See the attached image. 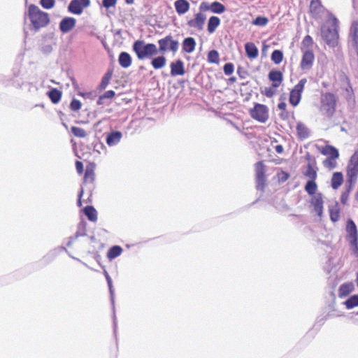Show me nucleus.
<instances>
[{
  "label": "nucleus",
  "mask_w": 358,
  "mask_h": 358,
  "mask_svg": "<svg viewBox=\"0 0 358 358\" xmlns=\"http://www.w3.org/2000/svg\"><path fill=\"white\" fill-rule=\"evenodd\" d=\"M30 21L29 29L34 33L38 32L41 28L45 27L50 23V17L48 13L41 10L37 6L30 4L27 13L24 14Z\"/></svg>",
  "instance_id": "1"
},
{
  "label": "nucleus",
  "mask_w": 358,
  "mask_h": 358,
  "mask_svg": "<svg viewBox=\"0 0 358 358\" xmlns=\"http://www.w3.org/2000/svg\"><path fill=\"white\" fill-rule=\"evenodd\" d=\"M132 50L139 60L151 59L158 54V49L154 43H146L143 40L135 41L132 45Z\"/></svg>",
  "instance_id": "2"
},
{
  "label": "nucleus",
  "mask_w": 358,
  "mask_h": 358,
  "mask_svg": "<svg viewBox=\"0 0 358 358\" xmlns=\"http://www.w3.org/2000/svg\"><path fill=\"white\" fill-rule=\"evenodd\" d=\"M338 20L336 17H334L331 27H322L321 29V35L323 40L330 47H335L338 43Z\"/></svg>",
  "instance_id": "3"
},
{
  "label": "nucleus",
  "mask_w": 358,
  "mask_h": 358,
  "mask_svg": "<svg viewBox=\"0 0 358 358\" xmlns=\"http://www.w3.org/2000/svg\"><path fill=\"white\" fill-rule=\"evenodd\" d=\"M265 165L263 162H258L255 164V187L257 191H261L262 193L259 196L252 202L250 206L254 205L257 201L260 200V199L263 196V192H264V189L266 187V176H265Z\"/></svg>",
  "instance_id": "4"
},
{
  "label": "nucleus",
  "mask_w": 358,
  "mask_h": 358,
  "mask_svg": "<svg viewBox=\"0 0 358 358\" xmlns=\"http://www.w3.org/2000/svg\"><path fill=\"white\" fill-rule=\"evenodd\" d=\"M336 97L331 92H326L321 96L320 111L326 116L331 117L336 110Z\"/></svg>",
  "instance_id": "5"
},
{
  "label": "nucleus",
  "mask_w": 358,
  "mask_h": 358,
  "mask_svg": "<svg viewBox=\"0 0 358 358\" xmlns=\"http://www.w3.org/2000/svg\"><path fill=\"white\" fill-rule=\"evenodd\" d=\"M159 45L158 53H164L167 51H171L176 53L179 48V42L174 40L171 34L158 40Z\"/></svg>",
  "instance_id": "6"
},
{
  "label": "nucleus",
  "mask_w": 358,
  "mask_h": 358,
  "mask_svg": "<svg viewBox=\"0 0 358 358\" xmlns=\"http://www.w3.org/2000/svg\"><path fill=\"white\" fill-rule=\"evenodd\" d=\"M346 231L349 243L353 247V252L358 254V231L355 222L350 218L347 221Z\"/></svg>",
  "instance_id": "7"
},
{
  "label": "nucleus",
  "mask_w": 358,
  "mask_h": 358,
  "mask_svg": "<svg viewBox=\"0 0 358 358\" xmlns=\"http://www.w3.org/2000/svg\"><path fill=\"white\" fill-rule=\"evenodd\" d=\"M250 116L255 120L265 123L268 119V109L266 105L256 103L250 110Z\"/></svg>",
  "instance_id": "8"
},
{
  "label": "nucleus",
  "mask_w": 358,
  "mask_h": 358,
  "mask_svg": "<svg viewBox=\"0 0 358 358\" xmlns=\"http://www.w3.org/2000/svg\"><path fill=\"white\" fill-rule=\"evenodd\" d=\"M307 83L306 78H301L299 83L290 91L289 101L294 107L298 106L301 99L304 86Z\"/></svg>",
  "instance_id": "9"
},
{
  "label": "nucleus",
  "mask_w": 358,
  "mask_h": 358,
  "mask_svg": "<svg viewBox=\"0 0 358 358\" xmlns=\"http://www.w3.org/2000/svg\"><path fill=\"white\" fill-rule=\"evenodd\" d=\"M25 78L23 71L20 65H16L12 69L11 78L6 85H11L15 87L20 88L24 83Z\"/></svg>",
  "instance_id": "10"
},
{
  "label": "nucleus",
  "mask_w": 358,
  "mask_h": 358,
  "mask_svg": "<svg viewBox=\"0 0 358 358\" xmlns=\"http://www.w3.org/2000/svg\"><path fill=\"white\" fill-rule=\"evenodd\" d=\"M90 0H71L67 10L70 13L79 15L83 13L84 8L90 6Z\"/></svg>",
  "instance_id": "11"
},
{
  "label": "nucleus",
  "mask_w": 358,
  "mask_h": 358,
  "mask_svg": "<svg viewBox=\"0 0 358 358\" xmlns=\"http://www.w3.org/2000/svg\"><path fill=\"white\" fill-rule=\"evenodd\" d=\"M66 252L70 257L77 261L82 262L79 259L74 257L71 255L67 249L64 246H59L50 250L46 255L43 257V261L45 263L49 264L53 261L62 252Z\"/></svg>",
  "instance_id": "12"
},
{
  "label": "nucleus",
  "mask_w": 358,
  "mask_h": 358,
  "mask_svg": "<svg viewBox=\"0 0 358 358\" xmlns=\"http://www.w3.org/2000/svg\"><path fill=\"white\" fill-rule=\"evenodd\" d=\"M310 203L313 207L314 212L319 217H322L324 209L323 194L321 192H317L316 194L312 196Z\"/></svg>",
  "instance_id": "13"
},
{
  "label": "nucleus",
  "mask_w": 358,
  "mask_h": 358,
  "mask_svg": "<svg viewBox=\"0 0 358 358\" xmlns=\"http://www.w3.org/2000/svg\"><path fill=\"white\" fill-rule=\"evenodd\" d=\"M206 20V16L203 13H197L194 15V18L187 21V24L188 27L196 29L199 31H202L204 27V24Z\"/></svg>",
  "instance_id": "14"
},
{
  "label": "nucleus",
  "mask_w": 358,
  "mask_h": 358,
  "mask_svg": "<svg viewBox=\"0 0 358 358\" xmlns=\"http://www.w3.org/2000/svg\"><path fill=\"white\" fill-rule=\"evenodd\" d=\"M315 56L311 50H306L303 52L302 59L300 63V67L303 70L311 69L313 64Z\"/></svg>",
  "instance_id": "15"
},
{
  "label": "nucleus",
  "mask_w": 358,
  "mask_h": 358,
  "mask_svg": "<svg viewBox=\"0 0 358 358\" xmlns=\"http://www.w3.org/2000/svg\"><path fill=\"white\" fill-rule=\"evenodd\" d=\"M76 24V20L73 17H64L59 24L62 33L66 34L71 31Z\"/></svg>",
  "instance_id": "16"
},
{
  "label": "nucleus",
  "mask_w": 358,
  "mask_h": 358,
  "mask_svg": "<svg viewBox=\"0 0 358 358\" xmlns=\"http://www.w3.org/2000/svg\"><path fill=\"white\" fill-rule=\"evenodd\" d=\"M122 138V133L120 131L113 130L107 134L106 142L110 147L117 145Z\"/></svg>",
  "instance_id": "17"
},
{
  "label": "nucleus",
  "mask_w": 358,
  "mask_h": 358,
  "mask_svg": "<svg viewBox=\"0 0 358 358\" xmlns=\"http://www.w3.org/2000/svg\"><path fill=\"white\" fill-rule=\"evenodd\" d=\"M268 78L272 82L273 87H278L283 80V74L280 71L273 69L269 71Z\"/></svg>",
  "instance_id": "18"
},
{
  "label": "nucleus",
  "mask_w": 358,
  "mask_h": 358,
  "mask_svg": "<svg viewBox=\"0 0 358 358\" xmlns=\"http://www.w3.org/2000/svg\"><path fill=\"white\" fill-rule=\"evenodd\" d=\"M103 274H104V276H105L106 280L107 281V284H108L109 292H110V301H111V303H112V305H113V308L114 309V298H113V296H114V289H113V286L112 279H111L110 276L109 275V274H108V273L107 272L106 270L103 271ZM113 314H115V311L114 310H113ZM113 328H114V333L115 334L116 328H117V322H116L115 315H113Z\"/></svg>",
  "instance_id": "19"
},
{
  "label": "nucleus",
  "mask_w": 358,
  "mask_h": 358,
  "mask_svg": "<svg viewBox=\"0 0 358 358\" xmlns=\"http://www.w3.org/2000/svg\"><path fill=\"white\" fill-rule=\"evenodd\" d=\"M171 75L173 77L177 76H182L185 73L184 63L181 59H178L176 62H171L170 64Z\"/></svg>",
  "instance_id": "20"
},
{
  "label": "nucleus",
  "mask_w": 358,
  "mask_h": 358,
  "mask_svg": "<svg viewBox=\"0 0 358 358\" xmlns=\"http://www.w3.org/2000/svg\"><path fill=\"white\" fill-rule=\"evenodd\" d=\"M174 6L177 13L180 15L189 10L190 4L187 0H177L174 2Z\"/></svg>",
  "instance_id": "21"
},
{
  "label": "nucleus",
  "mask_w": 358,
  "mask_h": 358,
  "mask_svg": "<svg viewBox=\"0 0 358 358\" xmlns=\"http://www.w3.org/2000/svg\"><path fill=\"white\" fill-rule=\"evenodd\" d=\"M321 153L323 155L327 156V158L337 159L339 157L338 150L336 147L330 145H325L321 150Z\"/></svg>",
  "instance_id": "22"
},
{
  "label": "nucleus",
  "mask_w": 358,
  "mask_h": 358,
  "mask_svg": "<svg viewBox=\"0 0 358 358\" xmlns=\"http://www.w3.org/2000/svg\"><path fill=\"white\" fill-rule=\"evenodd\" d=\"M196 45V41L193 37H187L182 43V50L187 53H191L195 50Z\"/></svg>",
  "instance_id": "23"
},
{
  "label": "nucleus",
  "mask_w": 358,
  "mask_h": 358,
  "mask_svg": "<svg viewBox=\"0 0 358 358\" xmlns=\"http://www.w3.org/2000/svg\"><path fill=\"white\" fill-rule=\"evenodd\" d=\"M345 98L349 105L354 106L355 104V96L350 84V80L348 79L347 87L345 88Z\"/></svg>",
  "instance_id": "24"
},
{
  "label": "nucleus",
  "mask_w": 358,
  "mask_h": 358,
  "mask_svg": "<svg viewBox=\"0 0 358 358\" xmlns=\"http://www.w3.org/2000/svg\"><path fill=\"white\" fill-rule=\"evenodd\" d=\"M245 50L247 57L249 59H255L257 57L259 54L258 48L256 47V45L252 43L248 42L245 44Z\"/></svg>",
  "instance_id": "25"
},
{
  "label": "nucleus",
  "mask_w": 358,
  "mask_h": 358,
  "mask_svg": "<svg viewBox=\"0 0 358 358\" xmlns=\"http://www.w3.org/2000/svg\"><path fill=\"white\" fill-rule=\"evenodd\" d=\"M119 64L124 69L129 67L132 62L131 55L127 52H121L118 57Z\"/></svg>",
  "instance_id": "26"
},
{
  "label": "nucleus",
  "mask_w": 358,
  "mask_h": 358,
  "mask_svg": "<svg viewBox=\"0 0 358 358\" xmlns=\"http://www.w3.org/2000/svg\"><path fill=\"white\" fill-rule=\"evenodd\" d=\"M355 289V286L352 282H346L342 284L338 289V296L343 298L347 296Z\"/></svg>",
  "instance_id": "27"
},
{
  "label": "nucleus",
  "mask_w": 358,
  "mask_h": 358,
  "mask_svg": "<svg viewBox=\"0 0 358 358\" xmlns=\"http://www.w3.org/2000/svg\"><path fill=\"white\" fill-rule=\"evenodd\" d=\"M296 132L299 138L301 140L306 139L310 136L308 128L301 122L296 124Z\"/></svg>",
  "instance_id": "28"
},
{
  "label": "nucleus",
  "mask_w": 358,
  "mask_h": 358,
  "mask_svg": "<svg viewBox=\"0 0 358 358\" xmlns=\"http://www.w3.org/2000/svg\"><path fill=\"white\" fill-rule=\"evenodd\" d=\"M83 211L90 221L96 222L97 220V212L93 206H86Z\"/></svg>",
  "instance_id": "29"
},
{
  "label": "nucleus",
  "mask_w": 358,
  "mask_h": 358,
  "mask_svg": "<svg viewBox=\"0 0 358 358\" xmlns=\"http://www.w3.org/2000/svg\"><path fill=\"white\" fill-rule=\"evenodd\" d=\"M151 65L155 69H160L165 66L166 64V59L164 55H159L157 57L151 58Z\"/></svg>",
  "instance_id": "30"
},
{
  "label": "nucleus",
  "mask_w": 358,
  "mask_h": 358,
  "mask_svg": "<svg viewBox=\"0 0 358 358\" xmlns=\"http://www.w3.org/2000/svg\"><path fill=\"white\" fill-rule=\"evenodd\" d=\"M343 182V176L341 172H334L331 178V187L337 189Z\"/></svg>",
  "instance_id": "31"
},
{
  "label": "nucleus",
  "mask_w": 358,
  "mask_h": 358,
  "mask_svg": "<svg viewBox=\"0 0 358 358\" xmlns=\"http://www.w3.org/2000/svg\"><path fill=\"white\" fill-rule=\"evenodd\" d=\"M351 41L352 45L356 50L358 56V24H354L351 27Z\"/></svg>",
  "instance_id": "32"
},
{
  "label": "nucleus",
  "mask_w": 358,
  "mask_h": 358,
  "mask_svg": "<svg viewBox=\"0 0 358 358\" xmlns=\"http://www.w3.org/2000/svg\"><path fill=\"white\" fill-rule=\"evenodd\" d=\"M220 24V19L217 16H211L208 19L207 29L210 34L215 31L217 27Z\"/></svg>",
  "instance_id": "33"
},
{
  "label": "nucleus",
  "mask_w": 358,
  "mask_h": 358,
  "mask_svg": "<svg viewBox=\"0 0 358 358\" xmlns=\"http://www.w3.org/2000/svg\"><path fill=\"white\" fill-rule=\"evenodd\" d=\"M47 94L52 103L55 104L59 103L62 98V92L57 88H52L47 92Z\"/></svg>",
  "instance_id": "34"
},
{
  "label": "nucleus",
  "mask_w": 358,
  "mask_h": 358,
  "mask_svg": "<svg viewBox=\"0 0 358 358\" xmlns=\"http://www.w3.org/2000/svg\"><path fill=\"white\" fill-rule=\"evenodd\" d=\"M122 252V248L120 245H113L110 247L107 252V257L113 260L119 257Z\"/></svg>",
  "instance_id": "35"
},
{
  "label": "nucleus",
  "mask_w": 358,
  "mask_h": 358,
  "mask_svg": "<svg viewBox=\"0 0 358 358\" xmlns=\"http://www.w3.org/2000/svg\"><path fill=\"white\" fill-rule=\"evenodd\" d=\"M304 189L308 194L311 196L316 194L317 193L316 192L317 189V185L315 180H308L305 185Z\"/></svg>",
  "instance_id": "36"
},
{
  "label": "nucleus",
  "mask_w": 358,
  "mask_h": 358,
  "mask_svg": "<svg viewBox=\"0 0 358 358\" xmlns=\"http://www.w3.org/2000/svg\"><path fill=\"white\" fill-rule=\"evenodd\" d=\"M211 12L216 14H222L225 12L226 7L222 3L215 1L210 3Z\"/></svg>",
  "instance_id": "37"
},
{
  "label": "nucleus",
  "mask_w": 358,
  "mask_h": 358,
  "mask_svg": "<svg viewBox=\"0 0 358 358\" xmlns=\"http://www.w3.org/2000/svg\"><path fill=\"white\" fill-rule=\"evenodd\" d=\"M344 304L347 309L350 310L355 307L358 306V294L350 296L345 302Z\"/></svg>",
  "instance_id": "38"
},
{
  "label": "nucleus",
  "mask_w": 358,
  "mask_h": 358,
  "mask_svg": "<svg viewBox=\"0 0 358 358\" xmlns=\"http://www.w3.org/2000/svg\"><path fill=\"white\" fill-rule=\"evenodd\" d=\"M358 177V168L347 166V179L356 181Z\"/></svg>",
  "instance_id": "39"
},
{
  "label": "nucleus",
  "mask_w": 358,
  "mask_h": 358,
  "mask_svg": "<svg viewBox=\"0 0 358 358\" xmlns=\"http://www.w3.org/2000/svg\"><path fill=\"white\" fill-rule=\"evenodd\" d=\"M272 62L275 64H279L283 59V52L280 50H275L271 55Z\"/></svg>",
  "instance_id": "40"
},
{
  "label": "nucleus",
  "mask_w": 358,
  "mask_h": 358,
  "mask_svg": "<svg viewBox=\"0 0 358 358\" xmlns=\"http://www.w3.org/2000/svg\"><path fill=\"white\" fill-rule=\"evenodd\" d=\"M207 60L209 63L218 64L220 61L218 52L216 50H210L207 55Z\"/></svg>",
  "instance_id": "41"
},
{
  "label": "nucleus",
  "mask_w": 358,
  "mask_h": 358,
  "mask_svg": "<svg viewBox=\"0 0 358 358\" xmlns=\"http://www.w3.org/2000/svg\"><path fill=\"white\" fill-rule=\"evenodd\" d=\"M305 176L308 177L309 180H316L317 179V171L314 170L312 165L309 163L306 166V169L303 172Z\"/></svg>",
  "instance_id": "42"
},
{
  "label": "nucleus",
  "mask_w": 358,
  "mask_h": 358,
  "mask_svg": "<svg viewBox=\"0 0 358 358\" xmlns=\"http://www.w3.org/2000/svg\"><path fill=\"white\" fill-rule=\"evenodd\" d=\"M329 216H330V220L333 222H338L339 220V219H340V209L338 207L337 204L336 205V206L334 208H332L329 209Z\"/></svg>",
  "instance_id": "43"
},
{
  "label": "nucleus",
  "mask_w": 358,
  "mask_h": 358,
  "mask_svg": "<svg viewBox=\"0 0 358 358\" xmlns=\"http://www.w3.org/2000/svg\"><path fill=\"white\" fill-rule=\"evenodd\" d=\"M86 222L85 221H81L78 224V229L75 234L76 238H79L80 236H86Z\"/></svg>",
  "instance_id": "44"
},
{
  "label": "nucleus",
  "mask_w": 358,
  "mask_h": 358,
  "mask_svg": "<svg viewBox=\"0 0 358 358\" xmlns=\"http://www.w3.org/2000/svg\"><path fill=\"white\" fill-rule=\"evenodd\" d=\"M71 130L72 134L76 137L85 138L87 136L86 131L80 127L73 126Z\"/></svg>",
  "instance_id": "45"
},
{
  "label": "nucleus",
  "mask_w": 358,
  "mask_h": 358,
  "mask_svg": "<svg viewBox=\"0 0 358 358\" xmlns=\"http://www.w3.org/2000/svg\"><path fill=\"white\" fill-rule=\"evenodd\" d=\"M95 175L92 169H87L84 175V182L93 183Z\"/></svg>",
  "instance_id": "46"
},
{
  "label": "nucleus",
  "mask_w": 358,
  "mask_h": 358,
  "mask_svg": "<svg viewBox=\"0 0 358 358\" xmlns=\"http://www.w3.org/2000/svg\"><path fill=\"white\" fill-rule=\"evenodd\" d=\"M268 22V20L264 16H257L253 21L252 24L256 26L264 27L266 26Z\"/></svg>",
  "instance_id": "47"
},
{
  "label": "nucleus",
  "mask_w": 358,
  "mask_h": 358,
  "mask_svg": "<svg viewBox=\"0 0 358 358\" xmlns=\"http://www.w3.org/2000/svg\"><path fill=\"white\" fill-rule=\"evenodd\" d=\"M276 88L277 87H273L271 85V87H265L264 90H261V93L268 98H271L275 94Z\"/></svg>",
  "instance_id": "48"
},
{
  "label": "nucleus",
  "mask_w": 358,
  "mask_h": 358,
  "mask_svg": "<svg viewBox=\"0 0 358 358\" xmlns=\"http://www.w3.org/2000/svg\"><path fill=\"white\" fill-rule=\"evenodd\" d=\"M348 166L358 168V150L351 156Z\"/></svg>",
  "instance_id": "49"
},
{
  "label": "nucleus",
  "mask_w": 358,
  "mask_h": 358,
  "mask_svg": "<svg viewBox=\"0 0 358 358\" xmlns=\"http://www.w3.org/2000/svg\"><path fill=\"white\" fill-rule=\"evenodd\" d=\"M81 106H82L81 102L78 99H73L70 103L69 107L72 111L76 112L80 109Z\"/></svg>",
  "instance_id": "50"
},
{
  "label": "nucleus",
  "mask_w": 358,
  "mask_h": 358,
  "mask_svg": "<svg viewBox=\"0 0 358 358\" xmlns=\"http://www.w3.org/2000/svg\"><path fill=\"white\" fill-rule=\"evenodd\" d=\"M223 71L226 76H230L234 71V66L231 62L226 63L223 66Z\"/></svg>",
  "instance_id": "51"
},
{
  "label": "nucleus",
  "mask_w": 358,
  "mask_h": 358,
  "mask_svg": "<svg viewBox=\"0 0 358 358\" xmlns=\"http://www.w3.org/2000/svg\"><path fill=\"white\" fill-rule=\"evenodd\" d=\"M277 176L278 182L280 183H283L288 180L289 178V174L287 172L281 170L278 173Z\"/></svg>",
  "instance_id": "52"
},
{
  "label": "nucleus",
  "mask_w": 358,
  "mask_h": 358,
  "mask_svg": "<svg viewBox=\"0 0 358 358\" xmlns=\"http://www.w3.org/2000/svg\"><path fill=\"white\" fill-rule=\"evenodd\" d=\"M55 0H40L41 6L45 9H50L54 7Z\"/></svg>",
  "instance_id": "53"
},
{
  "label": "nucleus",
  "mask_w": 358,
  "mask_h": 358,
  "mask_svg": "<svg viewBox=\"0 0 358 358\" xmlns=\"http://www.w3.org/2000/svg\"><path fill=\"white\" fill-rule=\"evenodd\" d=\"M336 159H331V158H327L324 162L323 164L325 167L329 169H334L336 166V163L335 162Z\"/></svg>",
  "instance_id": "54"
},
{
  "label": "nucleus",
  "mask_w": 358,
  "mask_h": 358,
  "mask_svg": "<svg viewBox=\"0 0 358 358\" xmlns=\"http://www.w3.org/2000/svg\"><path fill=\"white\" fill-rule=\"evenodd\" d=\"M313 44V40L312 37L309 35H307L304 37L302 41V45L305 48H310Z\"/></svg>",
  "instance_id": "55"
},
{
  "label": "nucleus",
  "mask_w": 358,
  "mask_h": 358,
  "mask_svg": "<svg viewBox=\"0 0 358 358\" xmlns=\"http://www.w3.org/2000/svg\"><path fill=\"white\" fill-rule=\"evenodd\" d=\"M356 181L351 180H346L345 182V191L346 194H350V192L354 188L355 185L356 184Z\"/></svg>",
  "instance_id": "56"
},
{
  "label": "nucleus",
  "mask_w": 358,
  "mask_h": 358,
  "mask_svg": "<svg viewBox=\"0 0 358 358\" xmlns=\"http://www.w3.org/2000/svg\"><path fill=\"white\" fill-rule=\"evenodd\" d=\"M199 13H203V12H205V11H208V10H211V7H210V4L208 3V2L206 1H203L200 6H199Z\"/></svg>",
  "instance_id": "57"
},
{
  "label": "nucleus",
  "mask_w": 358,
  "mask_h": 358,
  "mask_svg": "<svg viewBox=\"0 0 358 358\" xmlns=\"http://www.w3.org/2000/svg\"><path fill=\"white\" fill-rule=\"evenodd\" d=\"M117 0H102V6L106 8L115 6L117 3Z\"/></svg>",
  "instance_id": "58"
},
{
  "label": "nucleus",
  "mask_w": 358,
  "mask_h": 358,
  "mask_svg": "<svg viewBox=\"0 0 358 358\" xmlns=\"http://www.w3.org/2000/svg\"><path fill=\"white\" fill-rule=\"evenodd\" d=\"M110 80V79L103 77L98 89L99 90H104L108 85Z\"/></svg>",
  "instance_id": "59"
},
{
  "label": "nucleus",
  "mask_w": 358,
  "mask_h": 358,
  "mask_svg": "<svg viewBox=\"0 0 358 358\" xmlns=\"http://www.w3.org/2000/svg\"><path fill=\"white\" fill-rule=\"evenodd\" d=\"M103 96V97L106 99H113L115 95V92L113 91V90H108L106 92H105L103 94H101Z\"/></svg>",
  "instance_id": "60"
},
{
  "label": "nucleus",
  "mask_w": 358,
  "mask_h": 358,
  "mask_svg": "<svg viewBox=\"0 0 358 358\" xmlns=\"http://www.w3.org/2000/svg\"><path fill=\"white\" fill-rule=\"evenodd\" d=\"M41 51L44 54H49L52 51V47L50 44H45L41 47Z\"/></svg>",
  "instance_id": "61"
},
{
  "label": "nucleus",
  "mask_w": 358,
  "mask_h": 358,
  "mask_svg": "<svg viewBox=\"0 0 358 358\" xmlns=\"http://www.w3.org/2000/svg\"><path fill=\"white\" fill-rule=\"evenodd\" d=\"M75 165H76V169L77 170V172L80 174L82 173L83 172V162L80 161H76Z\"/></svg>",
  "instance_id": "62"
},
{
  "label": "nucleus",
  "mask_w": 358,
  "mask_h": 358,
  "mask_svg": "<svg viewBox=\"0 0 358 358\" xmlns=\"http://www.w3.org/2000/svg\"><path fill=\"white\" fill-rule=\"evenodd\" d=\"M103 148H105V146L102 143L97 142L94 144V150L99 153L101 152L100 150Z\"/></svg>",
  "instance_id": "63"
},
{
  "label": "nucleus",
  "mask_w": 358,
  "mask_h": 358,
  "mask_svg": "<svg viewBox=\"0 0 358 358\" xmlns=\"http://www.w3.org/2000/svg\"><path fill=\"white\" fill-rule=\"evenodd\" d=\"M317 6L321 7V3L318 0H312L310 3V9L316 10Z\"/></svg>",
  "instance_id": "64"
}]
</instances>
